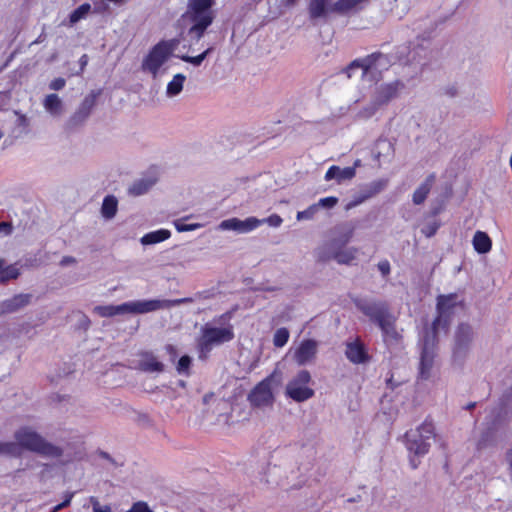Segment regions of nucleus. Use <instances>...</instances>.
Segmentation results:
<instances>
[{
	"label": "nucleus",
	"instance_id": "nucleus-1",
	"mask_svg": "<svg viewBox=\"0 0 512 512\" xmlns=\"http://www.w3.org/2000/svg\"><path fill=\"white\" fill-rule=\"evenodd\" d=\"M391 66L387 55L375 53L361 60L353 61L347 68V77L363 88L371 86L380 80L383 71Z\"/></svg>",
	"mask_w": 512,
	"mask_h": 512
},
{
	"label": "nucleus",
	"instance_id": "nucleus-2",
	"mask_svg": "<svg viewBox=\"0 0 512 512\" xmlns=\"http://www.w3.org/2000/svg\"><path fill=\"white\" fill-rule=\"evenodd\" d=\"M355 305L359 311L379 326L386 338L395 341L401 338L400 333L396 329L397 317L392 314L386 302L358 299L355 301Z\"/></svg>",
	"mask_w": 512,
	"mask_h": 512
},
{
	"label": "nucleus",
	"instance_id": "nucleus-3",
	"mask_svg": "<svg viewBox=\"0 0 512 512\" xmlns=\"http://www.w3.org/2000/svg\"><path fill=\"white\" fill-rule=\"evenodd\" d=\"M14 439L19 445L21 453L27 450L51 459H58L64 455L61 447L48 442L35 429L29 426L17 429L14 432Z\"/></svg>",
	"mask_w": 512,
	"mask_h": 512
},
{
	"label": "nucleus",
	"instance_id": "nucleus-4",
	"mask_svg": "<svg viewBox=\"0 0 512 512\" xmlns=\"http://www.w3.org/2000/svg\"><path fill=\"white\" fill-rule=\"evenodd\" d=\"M180 44L179 39L162 40L154 45L144 57L141 68L156 79L165 72L164 65L168 62Z\"/></svg>",
	"mask_w": 512,
	"mask_h": 512
},
{
	"label": "nucleus",
	"instance_id": "nucleus-5",
	"mask_svg": "<svg viewBox=\"0 0 512 512\" xmlns=\"http://www.w3.org/2000/svg\"><path fill=\"white\" fill-rule=\"evenodd\" d=\"M234 339L233 325L227 323L218 326L216 323H207L201 329V335L197 340V346L201 355H206L214 347L230 342Z\"/></svg>",
	"mask_w": 512,
	"mask_h": 512
},
{
	"label": "nucleus",
	"instance_id": "nucleus-6",
	"mask_svg": "<svg viewBox=\"0 0 512 512\" xmlns=\"http://www.w3.org/2000/svg\"><path fill=\"white\" fill-rule=\"evenodd\" d=\"M403 88L404 84L399 80L380 85L375 90L370 103L359 111L358 117L362 119L371 118L380 108L398 97Z\"/></svg>",
	"mask_w": 512,
	"mask_h": 512
},
{
	"label": "nucleus",
	"instance_id": "nucleus-7",
	"mask_svg": "<svg viewBox=\"0 0 512 512\" xmlns=\"http://www.w3.org/2000/svg\"><path fill=\"white\" fill-rule=\"evenodd\" d=\"M434 430V425L428 421L415 429L409 430L405 435L408 451L415 456L425 455L429 451L431 441L435 436Z\"/></svg>",
	"mask_w": 512,
	"mask_h": 512
},
{
	"label": "nucleus",
	"instance_id": "nucleus-8",
	"mask_svg": "<svg viewBox=\"0 0 512 512\" xmlns=\"http://www.w3.org/2000/svg\"><path fill=\"white\" fill-rule=\"evenodd\" d=\"M190 298H181L175 300L169 299H150V300H136L126 302L127 314H145L158 310L169 309L171 307L180 305L182 303H189Z\"/></svg>",
	"mask_w": 512,
	"mask_h": 512
},
{
	"label": "nucleus",
	"instance_id": "nucleus-9",
	"mask_svg": "<svg viewBox=\"0 0 512 512\" xmlns=\"http://www.w3.org/2000/svg\"><path fill=\"white\" fill-rule=\"evenodd\" d=\"M311 375L307 370L299 371L286 385V394L296 402H303L314 395V390L308 384Z\"/></svg>",
	"mask_w": 512,
	"mask_h": 512
},
{
	"label": "nucleus",
	"instance_id": "nucleus-10",
	"mask_svg": "<svg viewBox=\"0 0 512 512\" xmlns=\"http://www.w3.org/2000/svg\"><path fill=\"white\" fill-rule=\"evenodd\" d=\"M182 17L185 21L192 24L188 30V34L198 40L212 24L214 13L203 12L187 5V10Z\"/></svg>",
	"mask_w": 512,
	"mask_h": 512
},
{
	"label": "nucleus",
	"instance_id": "nucleus-11",
	"mask_svg": "<svg viewBox=\"0 0 512 512\" xmlns=\"http://www.w3.org/2000/svg\"><path fill=\"white\" fill-rule=\"evenodd\" d=\"M297 473V470L286 464H274L267 471L266 482L274 486L287 487L293 485Z\"/></svg>",
	"mask_w": 512,
	"mask_h": 512
},
{
	"label": "nucleus",
	"instance_id": "nucleus-12",
	"mask_svg": "<svg viewBox=\"0 0 512 512\" xmlns=\"http://www.w3.org/2000/svg\"><path fill=\"white\" fill-rule=\"evenodd\" d=\"M435 334L436 332L432 330L431 334L427 335L424 340L419 366V373L423 379H427L430 376V371L433 367L435 356Z\"/></svg>",
	"mask_w": 512,
	"mask_h": 512
},
{
	"label": "nucleus",
	"instance_id": "nucleus-13",
	"mask_svg": "<svg viewBox=\"0 0 512 512\" xmlns=\"http://www.w3.org/2000/svg\"><path fill=\"white\" fill-rule=\"evenodd\" d=\"M318 347L319 343L314 339L302 340L293 351V360L299 366L312 363L316 359Z\"/></svg>",
	"mask_w": 512,
	"mask_h": 512
},
{
	"label": "nucleus",
	"instance_id": "nucleus-14",
	"mask_svg": "<svg viewBox=\"0 0 512 512\" xmlns=\"http://www.w3.org/2000/svg\"><path fill=\"white\" fill-rule=\"evenodd\" d=\"M462 300H460L459 296L455 293H451L448 295H440L437 298V312L438 317L433 322L432 330L434 332L437 331L440 326L442 319L450 316L453 309L460 305Z\"/></svg>",
	"mask_w": 512,
	"mask_h": 512
},
{
	"label": "nucleus",
	"instance_id": "nucleus-15",
	"mask_svg": "<svg viewBox=\"0 0 512 512\" xmlns=\"http://www.w3.org/2000/svg\"><path fill=\"white\" fill-rule=\"evenodd\" d=\"M262 224L256 217H248L244 220L239 218H230L220 222L218 228L220 230H231L239 234H244L255 230Z\"/></svg>",
	"mask_w": 512,
	"mask_h": 512
},
{
	"label": "nucleus",
	"instance_id": "nucleus-16",
	"mask_svg": "<svg viewBox=\"0 0 512 512\" xmlns=\"http://www.w3.org/2000/svg\"><path fill=\"white\" fill-rule=\"evenodd\" d=\"M249 400L252 405L257 407L270 406L274 400L271 380L267 378L260 382L249 394Z\"/></svg>",
	"mask_w": 512,
	"mask_h": 512
},
{
	"label": "nucleus",
	"instance_id": "nucleus-17",
	"mask_svg": "<svg viewBox=\"0 0 512 512\" xmlns=\"http://www.w3.org/2000/svg\"><path fill=\"white\" fill-rule=\"evenodd\" d=\"M352 233L353 231L351 230L350 232H348L346 235L339 239H332L324 243L318 249V259L321 261H329L331 259H334L335 253L341 251L350 241Z\"/></svg>",
	"mask_w": 512,
	"mask_h": 512
},
{
	"label": "nucleus",
	"instance_id": "nucleus-18",
	"mask_svg": "<svg viewBox=\"0 0 512 512\" xmlns=\"http://www.w3.org/2000/svg\"><path fill=\"white\" fill-rule=\"evenodd\" d=\"M42 104L45 111L53 118L61 117L65 112L63 100L55 93L46 95Z\"/></svg>",
	"mask_w": 512,
	"mask_h": 512
},
{
	"label": "nucleus",
	"instance_id": "nucleus-19",
	"mask_svg": "<svg viewBox=\"0 0 512 512\" xmlns=\"http://www.w3.org/2000/svg\"><path fill=\"white\" fill-rule=\"evenodd\" d=\"M345 354L354 364L366 363L369 359L364 345L359 340L347 343Z\"/></svg>",
	"mask_w": 512,
	"mask_h": 512
},
{
	"label": "nucleus",
	"instance_id": "nucleus-20",
	"mask_svg": "<svg viewBox=\"0 0 512 512\" xmlns=\"http://www.w3.org/2000/svg\"><path fill=\"white\" fill-rule=\"evenodd\" d=\"M31 295L30 294H17L12 298L3 301L0 304V311L2 313H13L21 308L27 306L30 303Z\"/></svg>",
	"mask_w": 512,
	"mask_h": 512
},
{
	"label": "nucleus",
	"instance_id": "nucleus-21",
	"mask_svg": "<svg viewBox=\"0 0 512 512\" xmlns=\"http://www.w3.org/2000/svg\"><path fill=\"white\" fill-rule=\"evenodd\" d=\"M355 174L356 171L354 167L341 168L339 166H331L325 174V180H336L338 183H341L353 179Z\"/></svg>",
	"mask_w": 512,
	"mask_h": 512
},
{
	"label": "nucleus",
	"instance_id": "nucleus-22",
	"mask_svg": "<svg viewBox=\"0 0 512 512\" xmlns=\"http://www.w3.org/2000/svg\"><path fill=\"white\" fill-rule=\"evenodd\" d=\"M138 367L145 372H162L164 365L152 353H144L140 356Z\"/></svg>",
	"mask_w": 512,
	"mask_h": 512
},
{
	"label": "nucleus",
	"instance_id": "nucleus-23",
	"mask_svg": "<svg viewBox=\"0 0 512 512\" xmlns=\"http://www.w3.org/2000/svg\"><path fill=\"white\" fill-rule=\"evenodd\" d=\"M472 244L475 251L479 254H487L492 248V241L490 237L486 232L483 231L475 232L472 239Z\"/></svg>",
	"mask_w": 512,
	"mask_h": 512
},
{
	"label": "nucleus",
	"instance_id": "nucleus-24",
	"mask_svg": "<svg viewBox=\"0 0 512 512\" xmlns=\"http://www.w3.org/2000/svg\"><path fill=\"white\" fill-rule=\"evenodd\" d=\"M93 313L100 317H114L127 314L126 303L120 305H98L93 308Z\"/></svg>",
	"mask_w": 512,
	"mask_h": 512
},
{
	"label": "nucleus",
	"instance_id": "nucleus-25",
	"mask_svg": "<svg viewBox=\"0 0 512 512\" xmlns=\"http://www.w3.org/2000/svg\"><path fill=\"white\" fill-rule=\"evenodd\" d=\"M186 76L182 73L175 74L172 79L167 83L165 95L172 99L178 96L184 87Z\"/></svg>",
	"mask_w": 512,
	"mask_h": 512
},
{
	"label": "nucleus",
	"instance_id": "nucleus-26",
	"mask_svg": "<svg viewBox=\"0 0 512 512\" xmlns=\"http://www.w3.org/2000/svg\"><path fill=\"white\" fill-rule=\"evenodd\" d=\"M333 3L330 0H311L309 4V13L311 18L324 17L327 13L332 12Z\"/></svg>",
	"mask_w": 512,
	"mask_h": 512
},
{
	"label": "nucleus",
	"instance_id": "nucleus-27",
	"mask_svg": "<svg viewBox=\"0 0 512 512\" xmlns=\"http://www.w3.org/2000/svg\"><path fill=\"white\" fill-rule=\"evenodd\" d=\"M434 177H428L413 193L412 201L415 205L422 204L432 188Z\"/></svg>",
	"mask_w": 512,
	"mask_h": 512
},
{
	"label": "nucleus",
	"instance_id": "nucleus-28",
	"mask_svg": "<svg viewBox=\"0 0 512 512\" xmlns=\"http://www.w3.org/2000/svg\"><path fill=\"white\" fill-rule=\"evenodd\" d=\"M170 236H171V233L169 230L160 229V230L145 234L140 239V242L142 245H153V244H157V243L167 240Z\"/></svg>",
	"mask_w": 512,
	"mask_h": 512
},
{
	"label": "nucleus",
	"instance_id": "nucleus-29",
	"mask_svg": "<svg viewBox=\"0 0 512 512\" xmlns=\"http://www.w3.org/2000/svg\"><path fill=\"white\" fill-rule=\"evenodd\" d=\"M472 329L468 325H460L456 332V350L460 351L464 349L467 344L471 341Z\"/></svg>",
	"mask_w": 512,
	"mask_h": 512
},
{
	"label": "nucleus",
	"instance_id": "nucleus-30",
	"mask_svg": "<svg viewBox=\"0 0 512 512\" xmlns=\"http://www.w3.org/2000/svg\"><path fill=\"white\" fill-rule=\"evenodd\" d=\"M118 201L113 195H108L104 198L101 214L105 219H112L117 213Z\"/></svg>",
	"mask_w": 512,
	"mask_h": 512
},
{
	"label": "nucleus",
	"instance_id": "nucleus-31",
	"mask_svg": "<svg viewBox=\"0 0 512 512\" xmlns=\"http://www.w3.org/2000/svg\"><path fill=\"white\" fill-rule=\"evenodd\" d=\"M94 106V99L92 97H87L84 99L79 109L75 112L72 117V120L75 123L82 122L90 115L92 108Z\"/></svg>",
	"mask_w": 512,
	"mask_h": 512
},
{
	"label": "nucleus",
	"instance_id": "nucleus-32",
	"mask_svg": "<svg viewBox=\"0 0 512 512\" xmlns=\"http://www.w3.org/2000/svg\"><path fill=\"white\" fill-rule=\"evenodd\" d=\"M358 249L355 247H344L341 251L335 253L334 259L339 264L349 265L357 257Z\"/></svg>",
	"mask_w": 512,
	"mask_h": 512
},
{
	"label": "nucleus",
	"instance_id": "nucleus-33",
	"mask_svg": "<svg viewBox=\"0 0 512 512\" xmlns=\"http://www.w3.org/2000/svg\"><path fill=\"white\" fill-rule=\"evenodd\" d=\"M155 184L154 178H143L133 183L129 188V193L135 196L146 193Z\"/></svg>",
	"mask_w": 512,
	"mask_h": 512
},
{
	"label": "nucleus",
	"instance_id": "nucleus-34",
	"mask_svg": "<svg viewBox=\"0 0 512 512\" xmlns=\"http://www.w3.org/2000/svg\"><path fill=\"white\" fill-rule=\"evenodd\" d=\"M367 0H338L333 3L331 11L337 13H346Z\"/></svg>",
	"mask_w": 512,
	"mask_h": 512
},
{
	"label": "nucleus",
	"instance_id": "nucleus-35",
	"mask_svg": "<svg viewBox=\"0 0 512 512\" xmlns=\"http://www.w3.org/2000/svg\"><path fill=\"white\" fill-rule=\"evenodd\" d=\"M0 456L18 458L22 456L20 447L15 441L0 442Z\"/></svg>",
	"mask_w": 512,
	"mask_h": 512
},
{
	"label": "nucleus",
	"instance_id": "nucleus-36",
	"mask_svg": "<svg viewBox=\"0 0 512 512\" xmlns=\"http://www.w3.org/2000/svg\"><path fill=\"white\" fill-rule=\"evenodd\" d=\"M91 10V5L84 3L75 9L70 15V23L75 24L81 19L85 18Z\"/></svg>",
	"mask_w": 512,
	"mask_h": 512
},
{
	"label": "nucleus",
	"instance_id": "nucleus-37",
	"mask_svg": "<svg viewBox=\"0 0 512 512\" xmlns=\"http://www.w3.org/2000/svg\"><path fill=\"white\" fill-rule=\"evenodd\" d=\"M20 275L19 269L15 265L6 266L0 272V282L5 283L12 279H17Z\"/></svg>",
	"mask_w": 512,
	"mask_h": 512
},
{
	"label": "nucleus",
	"instance_id": "nucleus-38",
	"mask_svg": "<svg viewBox=\"0 0 512 512\" xmlns=\"http://www.w3.org/2000/svg\"><path fill=\"white\" fill-rule=\"evenodd\" d=\"M215 0H188L187 5L203 12H213Z\"/></svg>",
	"mask_w": 512,
	"mask_h": 512
},
{
	"label": "nucleus",
	"instance_id": "nucleus-39",
	"mask_svg": "<svg viewBox=\"0 0 512 512\" xmlns=\"http://www.w3.org/2000/svg\"><path fill=\"white\" fill-rule=\"evenodd\" d=\"M289 331L287 328H279L274 333L273 344L276 347H283L289 339Z\"/></svg>",
	"mask_w": 512,
	"mask_h": 512
},
{
	"label": "nucleus",
	"instance_id": "nucleus-40",
	"mask_svg": "<svg viewBox=\"0 0 512 512\" xmlns=\"http://www.w3.org/2000/svg\"><path fill=\"white\" fill-rule=\"evenodd\" d=\"M210 51H211V48H208L207 50H205L202 54H200L198 56L192 57V56H188V55H183L180 58L187 63L193 64L194 66H199L204 61V59L207 57V55L210 53Z\"/></svg>",
	"mask_w": 512,
	"mask_h": 512
},
{
	"label": "nucleus",
	"instance_id": "nucleus-41",
	"mask_svg": "<svg viewBox=\"0 0 512 512\" xmlns=\"http://www.w3.org/2000/svg\"><path fill=\"white\" fill-rule=\"evenodd\" d=\"M318 212V209L315 204H312L307 209L303 211H299L296 215L298 221L303 220H311L314 218L315 214Z\"/></svg>",
	"mask_w": 512,
	"mask_h": 512
},
{
	"label": "nucleus",
	"instance_id": "nucleus-42",
	"mask_svg": "<svg viewBox=\"0 0 512 512\" xmlns=\"http://www.w3.org/2000/svg\"><path fill=\"white\" fill-rule=\"evenodd\" d=\"M337 203H338V198L334 197V196H330V197L320 199L317 203H315V205L318 210L320 208L331 209V208L335 207Z\"/></svg>",
	"mask_w": 512,
	"mask_h": 512
},
{
	"label": "nucleus",
	"instance_id": "nucleus-43",
	"mask_svg": "<svg viewBox=\"0 0 512 512\" xmlns=\"http://www.w3.org/2000/svg\"><path fill=\"white\" fill-rule=\"evenodd\" d=\"M192 359L188 355L182 356L176 366L178 373L185 374L188 373Z\"/></svg>",
	"mask_w": 512,
	"mask_h": 512
},
{
	"label": "nucleus",
	"instance_id": "nucleus-44",
	"mask_svg": "<svg viewBox=\"0 0 512 512\" xmlns=\"http://www.w3.org/2000/svg\"><path fill=\"white\" fill-rule=\"evenodd\" d=\"M89 502L92 506L93 512H112L110 505H101L97 497H89Z\"/></svg>",
	"mask_w": 512,
	"mask_h": 512
},
{
	"label": "nucleus",
	"instance_id": "nucleus-45",
	"mask_svg": "<svg viewBox=\"0 0 512 512\" xmlns=\"http://www.w3.org/2000/svg\"><path fill=\"white\" fill-rule=\"evenodd\" d=\"M259 221H262V224L267 223L271 227H279L283 222L282 218L277 214L270 215L264 219H259Z\"/></svg>",
	"mask_w": 512,
	"mask_h": 512
},
{
	"label": "nucleus",
	"instance_id": "nucleus-46",
	"mask_svg": "<svg viewBox=\"0 0 512 512\" xmlns=\"http://www.w3.org/2000/svg\"><path fill=\"white\" fill-rule=\"evenodd\" d=\"M127 512H153L144 501L135 502Z\"/></svg>",
	"mask_w": 512,
	"mask_h": 512
},
{
	"label": "nucleus",
	"instance_id": "nucleus-47",
	"mask_svg": "<svg viewBox=\"0 0 512 512\" xmlns=\"http://www.w3.org/2000/svg\"><path fill=\"white\" fill-rule=\"evenodd\" d=\"M438 228H439V223L437 221H433L432 223L427 224L422 229V232H423V234H425L426 237H431L436 233Z\"/></svg>",
	"mask_w": 512,
	"mask_h": 512
},
{
	"label": "nucleus",
	"instance_id": "nucleus-48",
	"mask_svg": "<svg viewBox=\"0 0 512 512\" xmlns=\"http://www.w3.org/2000/svg\"><path fill=\"white\" fill-rule=\"evenodd\" d=\"M74 496V493L73 492H70V493H67L65 495V499L63 502L59 503L58 505L54 506L52 509H51V512H58L60 511L61 509L67 507L70 505L71 503V500Z\"/></svg>",
	"mask_w": 512,
	"mask_h": 512
},
{
	"label": "nucleus",
	"instance_id": "nucleus-49",
	"mask_svg": "<svg viewBox=\"0 0 512 512\" xmlns=\"http://www.w3.org/2000/svg\"><path fill=\"white\" fill-rule=\"evenodd\" d=\"M66 84V81L64 78H55L54 80H52L49 84V88L51 90H54V91H58V90H61L62 88H64Z\"/></svg>",
	"mask_w": 512,
	"mask_h": 512
},
{
	"label": "nucleus",
	"instance_id": "nucleus-50",
	"mask_svg": "<svg viewBox=\"0 0 512 512\" xmlns=\"http://www.w3.org/2000/svg\"><path fill=\"white\" fill-rule=\"evenodd\" d=\"M377 267L383 276H387L390 273V264L387 260L380 261Z\"/></svg>",
	"mask_w": 512,
	"mask_h": 512
},
{
	"label": "nucleus",
	"instance_id": "nucleus-51",
	"mask_svg": "<svg viewBox=\"0 0 512 512\" xmlns=\"http://www.w3.org/2000/svg\"><path fill=\"white\" fill-rule=\"evenodd\" d=\"M200 227L199 224H176V228L179 232L192 231Z\"/></svg>",
	"mask_w": 512,
	"mask_h": 512
},
{
	"label": "nucleus",
	"instance_id": "nucleus-52",
	"mask_svg": "<svg viewBox=\"0 0 512 512\" xmlns=\"http://www.w3.org/2000/svg\"><path fill=\"white\" fill-rule=\"evenodd\" d=\"M386 184L387 182L385 180H379L372 183V186L374 187L375 192H379L386 186Z\"/></svg>",
	"mask_w": 512,
	"mask_h": 512
},
{
	"label": "nucleus",
	"instance_id": "nucleus-53",
	"mask_svg": "<svg viewBox=\"0 0 512 512\" xmlns=\"http://www.w3.org/2000/svg\"><path fill=\"white\" fill-rule=\"evenodd\" d=\"M166 350L173 356L175 357L176 356V349L174 346L172 345H167L166 346Z\"/></svg>",
	"mask_w": 512,
	"mask_h": 512
},
{
	"label": "nucleus",
	"instance_id": "nucleus-54",
	"mask_svg": "<svg viewBox=\"0 0 512 512\" xmlns=\"http://www.w3.org/2000/svg\"><path fill=\"white\" fill-rule=\"evenodd\" d=\"M283 4L285 6H294L296 4V0H283Z\"/></svg>",
	"mask_w": 512,
	"mask_h": 512
},
{
	"label": "nucleus",
	"instance_id": "nucleus-55",
	"mask_svg": "<svg viewBox=\"0 0 512 512\" xmlns=\"http://www.w3.org/2000/svg\"><path fill=\"white\" fill-rule=\"evenodd\" d=\"M359 203H360V201H359V202H352V203H349V204L346 206V209H347V210H349V209H351V208L355 207L356 205H358Z\"/></svg>",
	"mask_w": 512,
	"mask_h": 512
},
{
	"label": "nucleus",
	"instance_id": "nucleus-56",
	"mask_svg": "<svg viewBox=\"0 0 512 512\" xmlns=\"http://www.w3.org/2000/svg\"><path fill=\"white\" fill-rule=\"evenodd\" d=\"M5 261L0 258V272L5 268Z\"/></svg>",
	"mask_w": 512,
	"mask_h": 512
},
{
	"label": "nucleus",
	"instance_id": "nucleus-57",
	"mask_svg": "<svg viewBox=\"0 0 512 512\" xmlns=\"http://www.w3.org/2000/svg\"><path fill=\"white\" fill-rule=\"evenodd\" d=\"M362 99V94L358 95L357 97L353 98L354 103H358Z\"/></svg>",
	"mask_w": 512,
	"mask_h": 512
},
{
	"label": "nucleus",
	"instance_id": "nucleus-58",
	"mask_svg": "<svg viewBox=\"0 0 512 512\" xmlns=\"http://www.w3.org/2000/svg\"><path fill=\"white\" fill-rule=\"evenodd\" d=\"M86 63H87V59H86V56L84 55L81 57V65L84 66V65H86Z\"/></svg>",
	"mask_w": 512,
	"mask_h": 512
},
{
	"label": "nucleus",
	"instance_id": "nucleus-59",
	"mask_svg": "<svg viewBox=\"0 0 512 512\" xmlns=\"http://www.w3.org/2000/svg\"><path fill=\"white\" fill-rule=\"evenodd\" d=\"M359 165H360V161H359V160H357V161L355 162V164H354V166H353V167H354V168H356V167H357V166H359Z\"/></svg>",
	"mask_w": 512,
	"mask_h": 512
},
{
	"label": "nucleus",
	"instance_id": "nucleus-60",
	"mask_svg": "<svg viewBox=\"0 0 512 512\" xmlns=\"http://www.w3.org/2000/svg\"><path fill=\"white\" fill-rule=\"evenodd\" d=\"M208 398H209V396H208V395H206V396L204 397V401H205V402H207V401H208Z\"/></svg>",
	"mask_w": 512,
	"mask_h": 512
},
{
	"label": "nucleus",
	"instance_id": "nucleus-61",
	"mask_svg": "<svg viewBox=\"0 0 512 512\" xmlns=\"http://www.w3.org/2000/svg\"><path fill=\"white\" fill-rule=\"evenodd\" d=\"M3 137V133L0 131V139Z\"/></svg>",
	"mask_w": 512,
	"mask_h": 512
}]
</instances>
